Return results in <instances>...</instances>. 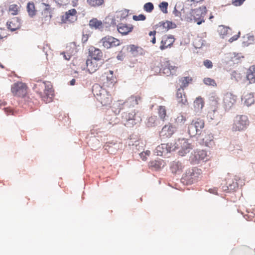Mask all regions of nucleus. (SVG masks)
Instances as JSON below:
<instances>
[{"label": "nucleus", "mask_w": 255, "mask_h": 255, "mask_svg": "<svg viewBox=\"0 0 255 255\" xmlns=\"http://www.w3.org/2000/svg\"><path fill=\"white\" fill-rule=\"evenodd\" d=\"M88 35H87V34L83 35L82 36V40L83 42H85L88 40Z\"/></svg>", "instance_id": "obj_62"}, {"label": "nucleus", "mask_w": 255, "mask_h": 255, "mask_svg": "<svg viewBox=\"0 0 255 255\" xmlns=\"http://www.w3.org/2000/svg\"><path fill=\"white\" fill-rule=\"evenodd\" d=\"M132 18L135 21H143L145 20L146 16L142 14H140L138 15H133Z\"/></svg>", "instance_id": "obj_51"}, {"label": "nucleus", "mask_w": 255, "mask_h": 255, "mask_svg": "<svg viewBox=\"0 0 255 255\" xmlns=\"http://www.w3.org/2000/svg\"><path fill=\"white\" fill-rule=\"evenodd\" d=\"M204 106V99L200 97L197 98L195 101L194 102V108L197 109V110H200L202 109Z\"/></svg>", "instance_id": "obj_36"}, {"label": "nucleus", "mask_w": 255, "mask_h": 255, "mask_svg": "<svg viewBox=\"0 0 255 255\" xmlns=\"http://www.w3.org/2000/svg\"><path fill=\"white\" fill-rule=\"evenodd\" d=\"M220 98L215 94L212 95L209 100V107L211 111L215 112L217 111L219 105Z\"/></svg>", "instance_id": "obj_21"}, {"label": "nucleus", "mask_w": 255, "mask_h": 255, "mask_svg": "<svg viewBox=\"0 0 255 255\" xmlns=\"http://www.w3.org/2000/svg\"><path fill=\"white\" fill-rule=\"evenodd\" d=\"M168 4L167 2L163 1L159 5L161 10L164 13H167V7Z\"/></svg>", "instance_id": "obj_48"}, {"label": "nucleus", "mask_w": 255, "mask_h": 255, "mask_svg": "<svg viewBox=\"0 0 255 255\" xmlns=\"http://www.w3.org/2000/svg\"><path fill=\"white\" fill-rule=\"evenodd\" d=\"M242 101L247 106H250L254 103V97L253 94L250 93H245L242 98Z\"/></svg>", "instance_id": "obj_24"}, {"label": "nucleus", "mask_w": 255, "mask_h": 255, "mask_svg": "<svg viewBox=\"0 0 255 255\" xmlns=\"http://www.w3.org/2000/svg\"><path fill=\"white\" fill-rule=\"evenodd\" d=\"M77 52L76 46L74 43H71L66 47V53L72 55Z\"/></svg>", "instance_id": "obj_40"}, {"label": "nucleus", "mask_w": 255, "mask_h": 255, "mask_svg": "<svg viewBox=\"0 0 255 255\" xmlns=\"http://www.w3.org/2000/svg\"><path fill=\"white\" fill-rule=\"evenodd\" d=\"M90 53L91 56V59H96L101 61L103 53L101 50L98 48L93 47L90 50Z\"/></svg>", "instance_id": "obj_25"}, {"label": "nucleus", "mask_w": 255, "mask_h": 255, "mask_svg": "<svg viewBox=\"0 0 255 255\" xmlns=\"http://www.w3.org/2000/svg\"><path fill=\"white\" fill-rule=\"evenodd\" d=\"M188 133L191 136H194L197 134H200V133L193 124L192 121L188 125Z\"/></svg>", "instance_id": "obj_35"}, {"label": "nucleus", "mask_w": 255, "mask_h": 255, "mask_svg": "<svg viewBox=\"0 0 255 255\" xmlns=\"http://www.w3.org/2000/svg\"><path fill=\"white\" fill-rule=\"evenodd\" d=\"M207 136L209 137V139H206L205 138H203V143H204L206 146H209V143H210V142L213 140V136L209 134Z\"/></svg>", "instance_id": "obj_53"}, {"label": "nucleus", "mask_w": 255, "mask_h": 255, "mask_svg": "<svg viewBox=\"0 0 255 255\" xmlns=\"http://www.w3.org/2000/svg\"><path fill=\"white\" fill-rule=\"evenodd\" d=\"M150 154V151L149 150H146L145 151L142 152L140 153V158L144 161L147 160V156H149Z\"/></svg>", "instance_id": "obj_50"}, {"label": "nucleus", "mask_w": 255, "mask_h": 255, "mask_svg": "<svg viewBox=\"0 0 255 255\" xmlns=\"http://www.w3.org/2000/svg\"><path fill=\"white\" fill-rule=\"evenodd\" d=\"M77 10L72 8L66 11L62 16V20L64 23L73 22L77 19Z\"/></svg>", "instance_id": "obj_15"}, {"label": "nucleus", "mask_w": 255, "mask_h": 255, "mask_svg": "<svg viewBox=\"0 0 255 255\" xmlns=\"http://www.w3.org/2000/svg\"><path fill=\"white\" fill-rule=\"evenodd\" d=\"M117 29L122 35H127L132 31L133 26L130 24L120 23L117 26Z\"/></svg>", "instance_id": "obj_20"}, {"label": "nucleus", "mask_w": 255, "mask_h": 255, "mask_svg": "<svg viewBox=\"0 0 255 255\" xmlns=\"http://www.w3.org/2000/svg\"><path fill=\"white\" fill-rule=\"evenodd\" d=\"M20 6H18L15 4L10 5L8 8V12L13 15L18 14L19 11Z\"/></svg>", "instance_id": "obj_38"}, {"label": "nucleus", "mask_w": 255, "mask_h": 255, "mask_svg": "<svg viewBox=\"0 0 255 255\" xmlns=\"http://www.w3.org/2000/svg\"><path fill=\"white\" fill-rule=\"evenodd\" d=\"M175 127H174L171 124L165 125L162 128L160 136L163 138L170 137L174 133Z\"/></svg>", "instance_id": "obj_16"}, {"label": "nucleus", "mask_w": 255, "mask_h": 255, "mask_svg": "<svg viewBox=\"0 0 255 255\" xmlns=\"http://www.w3.org/2000/svg\"><path fill=\"white\" fill-rule=\"evenodd\" d=\"M173 150L174 148L171 146V143H162L157 146L155 152L157 156H163Z\"/></svg>", "instance_id": "obj_14"}, {"label": "nucleus", "mask_w": 255, "mask_h": 255, "mask_svg": "<svg viewBox=\"0 0 255 255\" xmlns=\"http://www.w3.org/2000/svg\"><path fill=\"white\" fill-rule=\"evenodd\" d=\"M42 4L44 5L45 7L41 12L40 18L43 22L49 21L52 17L50 6L49 4L45 3H42Z\"/></svg>", "instance_id": "obj_18"}, {"label": "nucleus", "mask_w": 255, "mask_h": 255, "mask_svg": "<svg viewBox=\"0 0 255 255\" xmlns=\"http://www.w3.org/2000/svg\"><path fill=\"white\" fill-rule=\"evenodd\" d=\"M247 78L250 83H255V66L252 65L247 71Z\"/></svg>", "instance_id": "obj_27"}, {"label": "nucleus", "mask_w": 255, "mask_h": 255, "mask_svg": "<svg viewBox=\"0 0 255 255\" xmlns=\"http://www.w3.org/2000/svg\"><path fill=\"white\" fill-rule=\"evenodd\" d=\"M101 61L96 59H88L86 61L87 68L90 73H93L102 65Z\"/></svg>", "instance_id": "obj_13"}, {"label": "nucleus", "mask_w": 255, "mask_h": 255, "mask_svg": "<svg viewBox=\"0 0 255 255\" xmlns=\"http://www.w3.org/2000/svg\"><path fill=\"white\" fill-rule=\"evenodd\" d=\"M156 118L155 117H150L148 119L147 125L148 127H152L154 125Z\"/></svg>", "instance_id": "obj_52"}, {"label": "nucleus", "mask_w": 255, "mask_h": 255, "mask_svg": "<svg viewBox=\"0 0 255 255\" xmlns=\"http://www.w3.org/2000/svg\"><path fill=\"white\" fill-rule=\"evenodd\" d=\"M192 81V78L190 77H184L181 78L179 82L181 83V89H184V88L187 87L189 83Z\"/></svg>", "instance_id": "obj_37"}, {"label": "nucleus", "mask_w": 255, "mask_h": 255, "mask_svg": "<svg viewBox=\"0 0 255 255\" xmlns=\"http://www.w3.org/2000/svg\"><path fill=\"white\" fill-rule=\"evenodd\" d=\"M237 96L231 93H226L223 98V106L226 110H230L235 104Z\"/></svg>", "instance_id": "obj_12"}, {"label": "nucleus", "mask_w": 255, "mask_h": 255, "mask_svg": "<svg viewBox=\"0 0 255 255\" xmlns=\"http://www.w3.org/2000/svg\"><path fill=\"white\" fill-rule=\"evenodd\" d=\"M75 83H76V81L74 79H72L70 81V85L71 86H73L75 84Z\"/></svg>", "instance_id": "obj_63"}, {"label": "nucleus", "mask_w": 255, "mask_h": 255, "mask_svg": "<svg viewBox=\"0 0 255 255\" xmlns=\"http://www.w3.org/2000/svg\"><path fill=\"white\" fill-rule=\"evenodd\" d=\"M182 141L184 147H183V150L184 153H183L182 151H179V153L180 155H183L184 153H186L189 151V149L191 148V145L188 143L185 140H183Z\"/></svg>", "instance_id": "obj_45"}, {"label": "nucleus", "mask_w": 255, "mask_h": 255, "mask_svg": "<svg viewBox=\"0 0 255 255\" xmlns=\"http://www.w3.org/2000/svg\"><path fill=\"white\" fill-rule=\"evenodd\" d=\"M128 49L133 56L141 55L144 53V50L141 47L133 44L128 45Z\"/></svg>", "instance_id": "obj_23"}, {"label": "nucleus", "mask_w": 255, "mask_h": 255, "mask_svg": "<svg viewBox=\"0 0 255 255\" xmlns=\"http://www.w3.org/2000/svg\"><path fill=\"white\" fill-rule=\"evenodd\" d=\"M193 124L195 126L196 128L201 133V130L204 128L205 122L203 119L197 118L192 120Z\"/></svg>", "instance_id": "obj_30"}, {"label": "nucleus", "mask_w": 255, "mask_h": 255, "mask_svg": "<svg viewBox=\"0 0 255 255\" xmlns=\"http://www.w3.org/2000/svg\"><path fill=\"white\" fill-rule=\"evenodd\" d=\"M53 90L52 88V86L50 84L47 85L46 84V88H44L43 92V98L45 95L47 97L53 95Z\"/></svg>", "instance_id": "obj_42"}, {"label": "nucleus", "mask_w": 255, "mask_h": 255, "mask_svg": "<svg viewBox=\"0 0 255 255\" xmlns=\"http://www.w3.org/2000/svg\"><path fill=\"white\" fill-rule=\"evenodd\" d=\"M182 165L179 161H173L171 165V169L173 173H176L178 171L181 170Z\"/></svg>", "instance_id": "obj_39"}, {"label": "nucleus", "mask_w": 255, "mask_h": 255, "mask_svg": "<svg viewBox=\"0 0 255 255\" xmlns=\"http://www.w3.org/2000/svg\"><path fill=\"white\" fill-rule=\"evenodd\" d=\"M69 0H57L56 2L61 5H66L68 2Z\"/></svg>", "instance_id": "obj_58"}, {"label": "nucleus", "mask_w": 255, "mask_h": 255, "mask_svg": "<svg viewBox=\"0 0 255 255\" xmlns=\"http://www.w3.org/2000/svg\"><path fill=\"white\" fill-rule=\"evenodd\" d=\"M5 112L7 114V115H13V111L12 110L9 108H4Z\"/></svg>", "instance_id": "obj_60"}, {"label": "nucleus", "mask_w": 255, "mask_h": 255, "mask_svg": "<svg viewBox=\"0 0 255 255\" xmlns=\"http://www.w3.org/2000/svg\"><path fill=\"white\" fill-rule=\"evenodd\" d=\"M7 28L13 31L20 27V21L17 17H14L7 22Z\"/></svg>", "instance_id": "obj_22"}, {"label": "nucleus", "mask_w": 255, "mask_h": 255, "mask_svg": "<svg viewBox=\"0 0 255 255\" xmlns=\"http://www.w3.org/2000/svg\"><path fill=\"white\" fill-rule=\"evenodd\" d=\"M66 54H66L65 52H63L62 53V54L63 55L64 59L67 60H69L71 58V55H70L68 53H66Z\"/></svg>", "instance_id": "obj_61"}, {"label": "nucleus", "mask_w": 255, "mask_h": 255, "mask_svg": "<svg viewBox=\"0 0 255 255\" xmlns=\"http://www.w3.org/2000/svg\"><path fill=\"white\" fill-rule=\"evenodd\" d=\"M174 37L172 35H164L162 37L160 42V49L163 50L170 47L174 42Z\"/></svg>", "instance_id": "obj_17"}, {"label": "nucleus", "mask_w": 255, "mask_h": 255, "mask_svg": "<svg viewBox=\"0 0 255 255\" xmlns=\"http://www.w3.org/2000/svg\"><path fill=\"white\" fill-rule=\"evenodd\" d=\"M240 32H239L238 34L235 35L230 38L229 40V41L231 43L233 42V41L237 40L238 38L240 37Z\"/></svg>", "instance_id": "obj_57"}, {"label": "nucleus", "mask_w": 255, "mask_h": 255, "mask_svg": "<svg viewBox=\"0 0 255 255\" xmlns=\"http://www.w3.org/2000/svg\"><path fill=\"white\" fill-rule=\"evenodd\" d=\"M92 92L97 100L103 106L109 105L112 102V98L107 90L98 84L93 86Z\"/></svg>", "instance_id": "obj_2"}, {"label": "nucleus", "mask_w": 255, "mask_h": 255, "mask_svg": "<svg viewBox=\"0 0 255 255\" xmlns=\"http://www.w3.org/2000/svg\"><path fill=\"white\" fill-rule=\"evenodd\" d=\"M177 101L181 107L188 105V101L184 89H178L176 93Z\"/></svg>", "instance_id": "obj_19"}, {"label": "nucleus", "mask_w": 255, "mask_h": 255, "mask_svg": "<svg viewBox=\"0 0 255 255\" xmlns=\"http://www.w3.org/2000/svg\"><path fill=\"white\" fill-rule=\"evenodd\" d=\"M245 0H232V4L236 6L241 5Z\"/></svg>", "instance_id": "obj_55"}, {"label": "nucleus", "mask_w": 255, "mask_h": 255, "mask_svg": "<svg viewBox=\"0 0 255 255\" xmlns=\"http://www.w3.org/2000/svg\"><path fill=\"white\" fill-rule=\"evenodd\" d=\"M161 163L159 161L154 160L149 163L150 166L156 169L160 168Z\"/></svg>", "instance_id": "obj_49"}, {"label": "nucleus", "mask_w": 255, "mask_h": 255, "mask_svg": "<svg viewBox=\"0 0 255 255\" xmlns=\"http://www.w3.org/2000/svg\"><path fill=\"white\" fill-rule=\"evenodd\" d=\"M152 69L156 73H162L166 76H169L176 74L177 67L172 65L168 61L161 62L156 60L153 63Z\"/></svg>", "instance_id": "obj_1"}, {"label": "nucleus", "mask_w": 255, "mask_h": 255, "mask_svg": "<svg viewBox=\"0 0 255 255\" xmlns=\"http://www.w3.org/2000/svg\"><path fill=\"white\" fill-rule=\"evenodd\" d=\"M141 100V97L139 95H132L129 97L126 101L125 103L128 106H134L138 104V102Z\"/></svg>", "instance_id": "obj_26"}, {"label": "nucleus", "mask_w": 255, "mask_h": 255, "mask_svg": "<svg viewBox=\"0 0 255 255\" xmlns=\"http://www.w3.org/2000/svg\"><path fill=\"white\" fill-rule=\"evenodd\" d=\"M141 121L140 117L137 116L134 111L124 112L122 115V122L128 128H131L134 125L139 123Z\"/></svg>", "instance_id": "obj_4"}, {"label": "nucleus", "mask_w": 255, "mask_h": 255, "mask_svg": "<svg viewBox=\"0 0 255 255\" xmlns=\"http://www.w3.org/2000/svg\"><path fill=\"white\" fill-rule=\"evenodd\" d=\"M129 14V10L126 9H124L117 12V16L119 18L120 20H123L127 18Z\"/></svg>", "instance_id": "obj_41"}, {"label": "nucleus", "mask_w": 255, "mask_h": 255, "mask_svg": "<svg viewBox=\"0 0 255 255\" xmlns=\"http://www.w3.org/2000/svg\"><path fill=\"white\" fill-rule=\"evenodd\" d=\"M87 3L91 7H97L103 5L105 3L104 0H86Z\"/></svg>", "instance_id": "obj_34"}, {"label": "nucleus", "mask_w": 255, "mask_h": 255, "mask_svg": "<svg viewBox=\"0 0 255 255\" xmlns=\"http://www.w3.org/2000/svg\"><path fill=\"white\" fill-rule=\"evenodd\" d=\"M101 80L103 87L104 88H113L117 82L116 76L114 75L113 71L111 70L105 72L101 76Z\"/></svg>", "instance_id": "obj_8"}, {"label": "nucleus", "mask_w": 255, "mask_h": 255, "mask_svg": "<svg viewBox=\"0 0 255 255\" xmlns=\"http://www.w3.org/2000/svg\"><path fill=\"white\" fill-rule=\"evenodd\" d=\"M89 26L92 28L101 29L103 28V23L101 20L95 18L90 20Z\"/></svg>", "instance_id": "obj_32"}, {"label": "nucleus", "mask_w": 255, "mask_h": 255, "mask_svg": "<svg viewBox=\"0 0 255 255\" xmlns=\"http://www.w3.org/2000/svg\"><path fill=\"white\" fill-rule=\"evenodd\" d=\"M207 9L205 6L199 7L192 9L185 18L187 22H190L194 21L197 24L200 25L205 21L204 18Z\"/></svg>", "instance_id": "obj_3"}, {"label": "nucleus", "mask_w": 255, "mask_h": 255, "mask_svg": "<svg viewBox=\"0 0 255 255\" xmlns=\"http://www.w3.org/2000/svg\"><path fill=\"white\" fill-rule=\"evenodd\" d=\"M229 30L230 28L225 26L222 25L219 27L218 32L222 37L224 38L225 36L228 34Z\"/></svg>", "instance_id": "obj_44"}, {"label": "nucleus", "mask_w": 255, "mask_h": 255, "mask_svg": "<svg viewBox=\"0 0 255 255\" xmlns=\"http://www.w3.org/2000/svg\"><path fill=\"white\" fill-rule=\"evenodd\" d=\"M155 34H156V31H150L149 33V35L150 36H155Z\"/></svg>", "instance_id": "obj_64"}, {"label": "nucleus", "mask_w": 255, "mask_h": 255, "mask_svg": "<svg viewBox=\"0 0 255 255\" xmlns=\"http://www.w3.org/2000/svg\"><path fill=\"white\" fill-rule=\"evenodd\" d=\"M207 159V154L204 150H197L192 153L190 160L193 164H197L200 161H206Z\"/></svg>", "instance_id": "obj_11"}, {"label": "nucleus", "mask_w": 255, "mask_h": 255, "mask_svg": "<svg viewBox=\"0 0 255 255\" xmlns=\"http://www.w3.org/2000/svg\"><path fill=\"white\" fill-rule=\"evenodd\" d=\"M173 13H174V14L175 15V16L178 17L180 18V19H182L181 12H180L179 11H178V10H177L176 9H175L173 11Z\"/></svg>", "instance_id": "obj_59"}, {"label": "nucleus", "mask_w": 255, "mask_h": 255, "mask_svg": "<svg viewBox=\"0 0 255 255\" xmlns=\"http://www.w3.org/2000/svg\"><path fill=\"white\" fill-rule=\"evenodd\" d=\"M11 91L15 96L24 97L27 94V87L25 83L19 82L12 85Z\"/></svg>", "instance_id": "obj_9"}, {"label": "nucleus", "mask_w": 255, "mask_h": 255, "mask_svg": "<svg viewBox=\"0 0 255 255\" xmlns=\"http://www.w3.org/2000/svg\"><path fill=\"white\" fill-rule=\"evenodd\" d=\"M202 171L200 169L197 168L189 169L182 177V182L186 184H192L197 181Z\"/></svg>", "instance_id": "obj_5"}, {"label": "nucleus", "mask_w": 255, "mask_h": 255, "mask_svg": "<svg viewBox=\"0 0 255 255\" xmlns=\"http://www.w3.org/2000/svg\"><path fill=\"white\" fill-rule=\"evenodd\" d=\"M26 9L28 15L30 17H32L36 15L37 10L35 9L33 2H28L27 4Z\"/></svg>", "instance_id": "obj_33"}, {"label": "nucleus", "mask_w": 255, "mask_h": 255, "mask_svg": "<svg viewBox=\"0 0 255 255\" xmlns=\"http://www.w3.org/2000/svg\"><path fill=\"white\" fill-rule=\"evenodd\" d=\"M204 83L208 86H212L213 87L217 86V84L215 81L210 78H205L203 80Z\"/></svg>", "instance_id": "obj_46"}, {"label": "nucleus", "mask_w": 255, "mask_h": 255, "mask_svg": "<svg viewBox=\"0 0 255 255\" xmlns=\"http://www.w3.org/2000/svg\"><path fill=\"white\" fill-rule=\"evenodd\" d=\"M157 26L162 27L163 31H167L170 29L175 28L176 27L175 23L168 20L165 22H160Z\"/></svg>", "instance_id": "obj_28"}, {"label": "nucleus", "mask_w": 255, "mask_h": 255, "mask_svg": "<svg viewBox=\"0 0 255 255\" xmlns=\"http://www.w3.org/2000/svg\"><path fill=\"white\" fill-rule=\"evenodd\" d=\"M36 92L39 94L41 98H43V92L44 88H46V82H38L34 85Z\"/></svg>", "instance_id": "obj_31"}, {"label": "nucleus", "mask_w": 255, "mask_h": 255, "mask_svg": "<svg viewBox=\"0 0 255 255\" xmlns=\"http://www.w3.org/2000/svg\"><path fill=\"white\" fill-rule=\"evenodd\" d=\"M186 118L183 115L180 114L174 120L175 127H181L183 126L186 122Z\"/></svg>", "instance_id": "obj_29"}, {"label": "nucleus", "mask_w": 255, "mask_h": 255, "mask_svg": "<svg viewBox=\"0 0 255 255\" xmlns=\"http://www.w3.org/2000/svg\"><path fill=\"white\" fill-rule=\"evenodd\" d=\"M6 30L4 29L0 28V40L7 37Z\"/></svg>", "instance_id": "obj_56"}, {"label": "nucleus", "mask_w": 255, "mask_h": 255, "mask_svg": "<svg viewBox=\"0 0 255 255\" xmlns=\"http://www.w3.org/2000/svg\"><path fill=\"white\" fill-rule=\"evenodd\" d=\"M103 47L107 49L113 48L121 45L120 40L112 36L107 35L103 38L100 41Z\"/></svg>", "instance_id": "obj_10"}, {"label": "nucleus", "mask_w": 255, "mask_h": 255, "mask_svg": "<svg viewBox=\"0 0 255 255\" xmlns=\"http://www.w3.org/2000/svg\"><path fill=\"white\" fill-rule=\"evenodd\" d=\"M249 124V121L247 116L238 115L234 120L232 129L235 131H241L247 128Z\"/></svg>", "instance_id": "obj_6"}, {"label": "nucleus", "mask_w": 255, "mask_h": 255, "mask_svg": "<svg viewBox=\"0 0 255 255\" xmlns=\"http://www.w3.org/2000/svg\"><path fill=\"white\" fill-rule=\"evenodd\" d=\"M226 188L224 190L233 191L238 188L239 185L243 183L241 177L239 175H228L226 178Z\"/></svg>", "instance_id": "obj_7"}, {"label": "nucleus", "mask_w": 255, "mask_h": 255, "mask_svg": "<svg viewBox=\"0 0 255 255\" xmlns=\"http://www.w3.org/2000/svg\"><path fill=\"white\" fill-rule=\"evenodd\" d=\"M154 9V5L152 3L150 2L145 3L143 5V9L147 12H151Z\"/></svg>", "instance_id": "obj_47"}, {"label": "nucleus", "mask_w": 255, "mask_h": 255, "mask_svg": "<svg viewBox=\"0 0 255 255\" xmlns=\"http://www.w3.org/2000/svg\"><path fill=\"white\" fill-rule=\"evenodd\" d=\"M204 65L207 68H212L213 67V63L211 61L209 60H205L203 62Z\"/></svg>", "instance_id": "obj_54"}, {"label": "nucleus", "mask_w": 255, "mask_h": 255, "mask_svg": "<svg viewBox=\"0 0 255 255\" xmlns=\"http://www.w3.org/2000/svg\"><path fill=\"white\" fill-rule=\"evenodd\" d=\"M158 114L159 118L163 121L166 116V110L164 106H160L158 109Z\"/></svg>", "instance_id": "obj_43"}]
</instances>
